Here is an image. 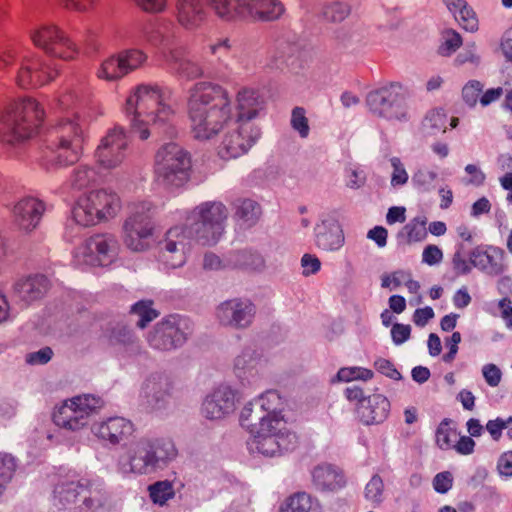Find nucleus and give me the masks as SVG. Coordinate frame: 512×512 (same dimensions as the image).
Segmentation results:
<instances>
[{
  "mask_svg": "<svg viewBox=\"0 0 512 512\" xmlns=\"http://www.w3.org/2000/svg\"><path fill=\"white\" fill-rule=\"evenodd\" d=\"M235 207L236 217L248 226L255 224L260 217V206L256 201L252 199L238 200Z\"/></svg>",
  "mask_w": 512,
  "mask_h": 512,
  "instance_id": "ea45409f",
  "label": "nucleus"
},
{
  "mask_svg": "<svg viewBox=\"0 0 512 512\" xmlns=\"http://www.w3.org/2000/svg\"><path fill=\"white\" fill-rule=\"evenodd\" d=\"M31 43L48 57L65 62L77 60L80 47L61 26L45 21L29 30Z\"/></svg>",
  "mask_w": 512,
  "mask_h": 512,
  "instance_id": "1a4fd4ad",
  "label": "nucleus"
},
{
  "mask_svg": "<svg viewBox=\"0 0 512 512\" xmlns=\"http://www.w3.org/2000/svg\"><path fill=\"white\" fill-rule=\"evenodd\" d=\"M313 483L322 491H334L344 486V476L331 465H319L312 472Z\"/></svg>",
  "mask_w": 512,
  "mask_h": 512,
  "instance_id": "f704fd0d",
  "label": "nucleus"
},
{
  "mask_svg": "<svg viewBox=\"0 0 512 512\" xmlns=\"http://www.w3.org/2000/svg\"><path fill=\"white\" fill-rule=\"evenodd\" d=\"M98 174L94 168L87 165H79L73 170L71 183L78 189L85 188L97 181Z\"/></svg>",
  "mask_w": 512,
  "mask_h": 512,
  "instance_id": "37998d69",
  "label": "nucleus"
},
{
  "mask_svg": "<svg viewBox=\"0 0 512 512\" xmlns=\"http://www.w3.org/2000/svg\"><path fill=\"white\" fill-rule=\"evenodd\" d=\"M122 202L113 190L93 189L80 195L72 208V217L82 227L108 222L120 212Z\"/></svg>",
  "mask_w": 512,
  "mask_h": 512,
  "instance_id": "6e6552de",
  "label": "nucleus"
},
{
  "mask_svg": "<svg viewBox=\"0 0 512 512\" xmlns=\"http://www.w3.org/2000/svg\"><path fill=\"white\" fill-rule=\"evenodd\" d=\"M442 38L443 43L439 47V53L442 56H450L462 45L461 35L453 29L443 31Z\"/></svg>",
  "mask_w": 512,
  "mask_h": 512,
  "instance_id": "3c124183",
  "label": "nucleus"
},
{
  "mask_svg": "<svg viewBox=\"0 0 512 512\" xmlns=\"http://www.w3.org/2000/svg\"><path fill=\"white\" fill-rule=\"evenodd\" d=\"M159 44L164 62L178 77L193 80L204 75L203 66L200 62L190 58L187 47L172 46L165 37L161 38Z\"/></svg>",
  "mask_w": 512,
  "mask_h": 512,
  "instance_id": "a211bd4d",
  "label": "nucleus"
},
{
  "mask_svg": "<svg viewBox=\"0 0 512 512\" xmlns=\"http://www.w3.org/2000/svg\"><path fill=\"white\" fill-rule=\"evenodd\" d=\"M167 382L162 378H150L144 383L143 391L147 398H152L156 402L164 399L167 394Z\"/></svg>",
  "mask_w": 512,
  "mask_h": 512,
  "instance_id": "864d4df0",
  "label": "nucleus"
},
{
  "mask_svg": "<svg viewBox=\"0 0 512 512\" xmlns=\"http://www.w3.org/2000/svg\"><path fill=\"white\" fill-rule=\"evenodd\" d=\"M236 394L226 386L215 389L202 404V414L211 420H218L234 412Z\"/></svg>",
  "mask_w": 512,
  "mask_h": 512,
  "instance_id": "bb28decb",
  "label": "nucleus"
},
{
  "mask_svg": "<svg viewBox=\"0 0 512 512\" xmlns=\"http://www.w3.org/2000/svg\"><path fill=\"white\" fill-rule=\"evenodd\" d=\"M254 313L255 308L250 301L232 299L219 305L216 316L224 326L246 327L251 323Z\"/></svg>",
  "mask_w": 512,
  "mask_h": 512,
  "instance_id": "b1692460",
  "label": "nucleus"
},
{
  "mask_svg": "<svg viewBox=\"0 0 512 512\" xmlns=\"http://www.w3.org/2000/svg\"><path fill=\"white\" fill-rule=\"evenodd\" d=\"M297 445L298 437L282 415L262 416L248 441L250 451L266 457L293 451Z\"/></svg>",
  "mask_w": 512,
  "mask_h": 512,
  "instance_id": "423d86ee",
  "label": "nucleus"
},
{
  "mask_svg": "<svg viewBox=\"0 0 512 512\" xmlns=\"http://www.w3.org/2000/svg\"><path fill=\"white\" fill-rule=\"evenodd\" d=\"M351 9L347 3L334 1L327 3L322 8V17L331 23H340L348 17Z\"/></svg>",
  "mask_w": 512,
  "mask_h": 512,
  "instance_id": "a19ab883",
  "label": "nucleus"
},
{
  "mask_svg": "<svg viewBox=\"0 0 512 512\" xmlns=\"http://www.w3.org/2000/svg\"><path fill=\"white\" fill-rule=\"evenodd\" d=\"M89 122V116H81L78 112L72 116L59 117L49 131L42 164L49 169L57 165L76 163L88 137Z\"/></svg>",
  "mask_w": 512,
  "mask_h": 512,
  "instance_id": "7ed1b4c3",
  "label": "nucleus"
},
{
  "mask_svg": "<svg viewBox=\"0 0 512 512\" xmlns=\"http://www.w3.org/2000/svg\"><path fill=\"white\" fill-rule=\"evenodd\" d=\"M458 438L457 431L451 427V421L444 419L436 430V443L442 450L451 449Z\"/></svg>",
  "mask_w": 512,
  "mask_h": 512,
  "instance_id": "79ce46f5",
  "label": "nucleus"
},
{
  "mask_svg": "<svg viewBox=\"0 0 512 512\" xmlns=\"http://www.w3.org/2000/svg\"><path fill=\"white\" fill-rule=\"evenodd\" d=\"M390 163L393 168L391 185L393 187H397L406 184L409 177L401 160L398 157H392L390 159Z\"/></svg>",
  "mask_w": 512,
  "mask_h": 512,
  "instance_id": "bf43d9fd",
  "label": "nucleus"
},
{
  "mask_svg": "<svg viewBox=\"0 0 512 512\" xmlns=\"http://www.w3.org/2000/svg\"><path fill=\"white\" fill-rule=\"evenodd\" d=\"M131 312L139 317L137 326L144 328L149 322L158 317V312L152 308V301L141 300L132 306Z\"/></svg>",
  "mask_w": 512,
  "mask_h": 512,
  "instance_id": "49530a36",
  "label": "nucleus"
},
{
  "mask_svg": "<svg viewBox=\"0 0 512 512\" xmlns=\"http://www.w3.org/2000/svg\"><path fill=\"white\" fill-rule=\"evenodd\" d=\"M191 159L187 151L174 142L164 144L155 155V181L166 188L183 186L190 178Z\"/></svg>",
  "mask_w": 512,
  "mask_h": 512,
  "instance_id": "9d476101",
  "label": "nucleus"
},
{
  "mask_svg": "<svg viewBox=\"0 0 512 512\" xmlns=\"http://www.w3.org/2000/svg\"><path fill=\"white\" fill-rule=\"evenodd\" d=\"M44 119L45 110L37 99L22 96L9 100L0 108V142L16 145L32 138Z\"/></svg>",
  "mask_w": 512,
  "mask_h": 512,
  "instance_id": "20e7f679",
  "label": "nucleus"
},
{
  "mask_svg": "<svg viewBox=\"0 0 512 512\" xmlns=\"http://www.w3.org/2000/svg\"><path fill=\"white\" fill-rule=\"evenodd\" d=\"M171 97L172 91L168 87L157 84L136 86L127 97L124 108L131 132L141 140H146L152 126L170 123L175 117Z\"/></svg>",
  "mask_w": 512,
  "mask_h": 512,
  "instance_id": "f03ea898",
  "label": "nucleus"
},
{
  "mask_svg": "<svg viewBox=\"0 0 512 512\" xmlns=\"http://www.w3.org/2000/svg\"><path fill=\"white\" fill-rule=\"evenodd\" d=\"M389 411L390 402L381 394L370 395L357 406V414L366 425L382 423L388 417Z\"/></svg>",
  "mask_w": 512,
  "mask_h": 512,
  "instance_id": "c756f323",
  "label": "nucleus"
},
{
  "mask_svg": "<svg viewBox=\"0 0 512 512\" xmlns=\"http://www.w3.org/2000/svg\"><path fill=\"white\" fill-rule=\"evenodd\" d=\"M408 99V90L395 82L369 92L366 105L374 116L388 121L406 122L411 118Z\"/></svg>",
  "mask_w": 512,
  "mask_h": 512,
  "instance_id": "ddd939ff",
  "label": "nucleus"
},
{
  "mask_svg": "<svg viewBox=\"0 0 512 512\" xmlns=\"http://www.w3.org/2000/svg\"><path fill=\"white\" fill-rule=\"evenodd\" d=\"M291 125L302 138H305L309 134L308 119L305 115V110L302 107H295L292 110Z\"/></svg>",
  "mask_w": 512,
  "mask_h": 512,
  "instance_id": "13d9d810",
  "label": "nucleus"
},
{
  "mask_svg": "<svg viewBox=\"0 0 512 512\" xmlns=\"http://www.w3.org/2000/svg\"><path fill=\"white\" fill-rule=\"evenodd\" d=\"M46 291L47 279L41 275L21 278L13 286L14 297L25 304L40 299Z\"/></svg>",
  "mask_w": 512,
  "mask_h": 512,
  "instance_id": "2f4dec72",
  "label": "nucleus"
},
{
  "mask_svg": "<svg viewBox=\"0 0 512 512\" xmlns=\"http://www.w3.org/2000/svg\"><path fill=\"white\" fill-rule=\"evenodd\" d=\"M109 341L116 353L122 357H131L140 353L139 340L131 330L124 326L115 327L111 332Z\"/></svg>",
  "mask_w": 512,
  "mask_h": 512,
  "instance_id": "72a5a7b5",
  "label": "nucleus"
},
{
  "mask_svg": "<svg viewBox=\"0 0 512 512\" xmlns=\"http://www.w3.org/2000/svg\"><path fill=\"white\" fill-rule=\"evenodd\" d=\"M443 260L442 250L434 244L427 245L422 252V262L433 266L439 264Z\"/></svg>",
  "mask_w": 512,
  "mask_h": 512,
  "instance_id": "69168bd1",
  "label": "nucleus"
},
{
  "mask_svg": "<svg viewBox=\"0 0 512 512\" xmlns=\"http://www.w3.org/2000/svg\"><path fill=\"white\" fill-rule=\"evenodd\" d=\"M409 271L397 270L391 274H383L381 277V286L383 288H398L408 276Z\"/></svg>",
  "mask_w": 512,
  "mask_h": 512,
  "instance_id": "e2e57ef3",
  "label": "nucleus"
},
{
  "mask_svg": "<svg viewBox=\"0 0 512 512\" xmlns=\"http://www.w3.org/2000/svg\"><path fill=\"white\" fill-rule=\"evenodd\" d=\"M214 16L223 23L247 21L251 0H207Z\"/></svg>",
  "mask_w": 512,
  "mask_h": 512,
  "instance_id": "c85d7f7f",
  "label": "nucleus"
},
{
  "mask_svg": "<svg viewBox=\"0 0 512 512\" xmlns=\"http://www.w3.org/2000/svg\"><path fill=\"white\" fill-rule=\"evenodd\" d=\"M257 89L241 87L233 101L229 91L211 81H199L188 90L187 114L194 138L209 140L232 122L249 123L264 109Z\"/></svg>",
  "mask_w": 512,
  "mask_h": 512,
  "instance_id": "f257e3e1",
  "label": "nucleus"
},
{
  "mask_svg": "<svg viewBox=\"0 0 512 512\" xmlns=\"http://www.w3.org/2000/svg\"><path fill=\"white\" fill-rule=\"evenodd\" d=\"M480 63V56L476 52V45L472 43L467 45L463 52L459 53L455 58L456 65L471 64L478 66Z\"/></svg>",
  "mask_w": 512,
  "mask_h": 512,
  "instance_id": "680f3d73",
  "label": "nucleus"
},
{
  "mask_svg": "<svg viewBox=\"0 0 512 512\" xmlns=\"http://www.w3.org/2000/svg\"><path fill=\"white\" fill-rule=\"evenodd\" d=\"M103 406V401L93 395H81L64 401L53 413L58 427L78 431L88 425L93 414Z\"/></svg>",
  "mask_w": 512,
  "mask_h": 512,
  "instance_id": "4468645a",
  "label": "nucleus"
},
{
  "mask_svg": "<svg viewBox=\"0 0 512 512\" xmlns=\"http://www.w3.org/2000/svg\"><path fill=\"white\" fill-rule=\"evenodd\" d=\"M384 482L379 475H374L365 487V498L379 505L383 500Z\"/></svg>",
  "mask_w": 512,
  "mask_h": 512,
  "instance_id": "5fc2aeb1",
  "label": "nucleus"
},
{
  "mask_svg": "<svg viewBox=\"0 0 512 512\" xmlns=\"http://www.w3.org/2000/svg\"><path fill=\"white\" fill-rule=\"evenodd\" d=\"M409 243L421 242L427 237L426 220L415 218L403 227Z\"/></svg>",
  "mask_w": 512,
  "mask_h": 512,
  "instance_id": "8fccbe9b",
  "label": "nucleus"
},
{
  "mask_svg": "<svg viewBox=\"0 0 512 512\" xmlns=\"http://www.w3.org/2000/svg\"><path fill=\"white\" fill-rule=\"evenodd\" d=\"M316 245L326 251L338 250L344 243L340 225L334 220H324L315 228Z\"/></svg>",
  "mask_w": 512,
  "mask_h": 512,
  "instance_id": "473e14b6",
  "label": "nucleus"
},
{
  "mask_svg": "<svg viewBox=\"0 0 512 512\" xmlns=\"http://www.w3.org/2000/svg\"><path fill=\"white\" fill-rule=\"evenodd\" d=\"M89 101V93L80 85H66L60 88L55 98L53 109L63 115L72 116L78 112L81 116H88L86 107Z\"/></svg>",
  "mask_w": 512,
  "mask_h": 512,
  "instance_id": "393cba45",
  "label": "nucleus"
},
{
  "mask_svg": "<svg viewBox=\"0 0 512 512\" xmlns=\"http://www.w3.org/2000/svg\"><path fill=\"white\" fill-rule=\"evenodd\" d=\"M247 21H272L278 19L285 11L279 0H251Z\"/></svg>",
  "mask_w": 512,
  "mask_h": 512,
  "instance_id": "c9c22d12",
  "label": "nucleus"
},
{
  "mask_svg": "<svg viewBox=\"0 0 512 512\" xmlns=\"http://www.w3.org/2000/svg\"><path fill=\"white\" fill-rule=\"evenodd\" d=\"M232 264L229 261V256L225 259H221L218 255L214 253H206L203 259V268L205 270H225L230 269Z\"/></svg>",
  "mask_w": 512,
  "mask_h": 512,
  "instance_id": "052dcab7",
  "label": "nucleus"
},
{
  "mask_svg": "<svg viewBox=\"0 0 512 512\" xmlns=\"http://www.w3.org/2000/svg\"><path fill=\"white\" fill-rule=\"evenodd\" d=\"M149 494L154 503L163 505L174 496V489L170 482L159 481L149 486Z\"/></svg>",
  "mask_w": 512,
  "mask_h": 512,
  "instance_id": "09e8293b",
  "label": "nucleus"
},
{
  "mask_svg": "<svg viewBox=\"0 0 512 512\" xmlns=\"http://www.w3.org/2000/svg\"><path fill=\"white\" fill-rule=\"evenodd\" d=\"M257 402L261 409L267 412L265 416L281 415L278 410L282 406V398L277 391H266L259 397Z\"/></svg>",
  "mask_w": 512,
  "mask_h": 512,
  "instance_id": "de8ad7c7",
  "label": "nucleus"
},
{
  "mask_svg": "<svg viewBox=\"0 0 512 512\" xmlns=\"http://www.w3.org/2000/svg\"><path fill=\"white\" fill-rule=\"evenodd\" d=\"M228 212L219 202H206L195 207L186 217L188 234L202 245L215 244L224 231Z\"/></svg>",
  "mask_w": 512,
  "mask_h": 512,
  "instance_id": "9b49d317",
  "label": "nucleus"
},
{
  "mask_svg": "<svg viewBox=\"0 0 512 512\" xmlns=\"http://www.w3.org/2000/svg\"><path fill=\"white\" fill-rule=\"evenodd\" d=\"M373 372L370 369L363 367H344L337 373L339 381L350 382L354 380L367 381L372 379Z\"/></svg>",
  "mask_w": 512,
  "mask_h": 512,
  "instance_id": "603ef678",
  "label": "nucleus"
},
{
  "mask_svg": "<svg viewBox=\"0 0 512 512\" xmlns=\"http://www.w3.org/2000/svg\"><path fill=\"white\" fill-rule=\"evenodd\" d=\"M16 467V460L11 454L0 452V495L11 481Z\"/></svg>",
  "mask_w": 512,
  "mask_h": 512,
  "instance_id": "c03bdc74",
  "label": "nucleus"
},
{
  "mask_svg": "<svg viewBox=\"0 0 512 512\" xmlns=\"http://www.w3.org/2000/svg\"><path fill=\"white\" fill-rule=\"evenodd\" d=\"M148 54L140 48H127L105 58L99 65L96 76L105 81H117L146 66Z\"/></svg>",
  "mask_w": 512,
  "mask_h": 512,
  "instance_id": "dca6fc26",
  "label": "nucleus"
},
{
  "mask_svg": "<svg viewBox=\"0 0 512 512\" xmlns=\"http://www.w3.org/2000/svg\"><path fill=\"white\" fill-rule=\"evenodd\" d=\"M58 76L56 64L32 50H25L19 60L14 81L21 89H36L53 82Z\"/></svg>",
  "mask_w": 512,
  "mask_h": 512,
  "instance_id": "2eb2a0df",
  "label": "nucleus"
},
{
  "mask_svg": "<svg viewBox=\"0 0 512 512\" xmlns=\"http://www.w3.org/2000/svg\"><path fill=\"white\" fill-rule=\"evenodd\" d=\"M122 226L124 245L135 252L145 251L150 247L155 225L153 218L156 206L149 200L133 202Z\"/></svg>",
  "mask_w": 512,
  "mask_h": 512,
  "instance_id": "f8f14e48",
  "label": "nucleus"
},
{
  "mask_svg": "<svg viewBox=\"0 0 512 512\" xmlns=\"http://www.w3.org/2000/svg\"><path fill=\"white\" fill-rule=\"evenodd\" d=\"M262 366L263 360L252 350H244L234 361V368L239 375L258 373Z\"/></svg>",
  "mask_w": 512,
  "mask_h": 512,
  "instance_id": "4c0bfd02",
  "label": "nucleus"
},
{
  "mask_svg": "<svg viewBox=\"0 0 512 512\" xmlns=\"http://www.w3.org/2000/svg\"><path fill=\"white\" fill-rule=\"evenodd\" d=\"M44 211L45 205L39 199L22 198L12 208L13 223L19 230L30 232L38 226Z\"/></svg>",
  "mask_w": 512,
  "mask_h": 512,
  "instance_id": "a878e982",
  "label": "nucleus"
},
{
  "mask_svg": "<svg viewBox=\"0 0 512 512\" xmlns=\"http://www.w3.org/2000/svg\"><path fill=\"white\" fill-rule=\"evenodd\" d=\"M176 456L171 439L142 437L127 447L119 459V468L124 474L148 475L163 469Z\"/></svg>",
  "mask_w": 512,
  "mask_h": 512,
  "instance_id": "39448f33",
  "label": "nucleus"
},
{
  "mask_svg": "<svg viewBox=\"0 0 512 512\" xmlns=\"http://www.w3.org/2000/svg\"><path fill=\"white\" fill-rule=\"evenodd\" d=\"M186 226H175L169 229L159 243V260L168 268L182 266L190 249V239Z\"/></svg>",
  "mask_w": 512,
  "mask_h": 512,
  "instance_id": "aec40b11",
  "label": "nucleus"
},
{
  "mask_svg": "<svg viewBox=\"0 0 512 512\" xmlns=\"http://www.w3.org/2000/svg\"><path fill=\"white\" fill-rule=\"evenodd\" d=\"M219 145L218 153L224 159L237 158L259 138L260 132L251 123L232 122Z\"/></svg>",
  "mask_w": 512,
  "mask_h": 512,
  "instance_id": "6ab92c4d",
  "label": "nucleus"
},
{
  "mask_svg": "<svg viewBox=\"0 0 512 512\" xmlns=\"http://www.w3.org/2000/svg\"><path fill=\"white\" fill-rule=\"evenodd\" d=\"M105 493L100 485L77 473L63 476L54 489L55 505L76 512H86L101 507Z\"/></svg>",
  "mask_w": 512,
  "mask_h": 512,
  "instance_id": "0eeeda50",
  "label": "nucleus"
},
{
  "mask_svg": "<svg viewBox=\"0 0 512 512\" xmlns=\"http://www.w3.org/2000/svg\"><path fill=\"white\" fill-rule=\"evenodd\" d=\"M459 24L467 31L475 32L478 30V19L471 7L467 4L455 15Z\"/></svg>",
  "mask_w": 512,
  "mask_h": 512,
  "instance_id": "4d7b16f0",
  "label": "nucleus"
},
{
  "mask_svg": "<svg viewBox=\"0 0 512 512\" xmlns=\"http://www.w3.org/2000/svg\"><path fill=\"white\" fill-rule=\"evenodd\" d=\"M279 512H322V507L310 494L298 492L285 499Z\"/></svg>",
  "mask_w": 512,
  "mask_h": 512,
  "instance_id": "e433bc0d",
  "label": "nucleus"
},
{
  "mask_svg": "<svg viewBox=\"0 0 512 512\" xmlns=\"http://www.w3.org/2000/svg\"><path fill=\"white\" fill-rule=\"evenodd\" d=\"M174 16L178 25L185 31H197L208 20L207 3L205 0H176Z\"/></svg>",
  "mask_w": 512,
  "mask_h": 512,
  "instance_id": "4be33fe9",
  "label": "nucleus"
},
{
  "mask_svg": "<svg viewBox=\"0 0 512 512\" xmlns=\"http://www.w3.org/2000/svg\"><path fill=\"white\" fill-rule=\"evenodd\" d=\"M85 261L91 265H107L117 254L118 241L112 234H96L84 246Z\"/></svg>",
  "mask_w": 512,
  "mask_h": 512,
  "instance_id": "5701e85b",
  "label": "nucleus"
},
{
  "mask_svg": "<svg viewBox=\"0 0 512 512\" xmlns=\"http://www.w3.org/2000/svg\"><path fill=\"white\" fill-rule=\"evenodd\" d=\"M510 424H512V416H509L507 419L497 418L488 421L486 429L491 437L497 441L500 439L503 429L507 428Z\"/></svg>",
  "mask_w": 512,
  "mask_h": 512,
  "instance_id": "338daca9",
  "label": "nucleus"
},
{
  "mask_svg": "<svg viewBox=\"0 0 512 512\" xmlns=\"http://www.w3.org/2000/svg\"><path fill=\"white\" fill-rule=\"evenodd\" d=\"M483 84L477 80L468 81L462 88V99L470 107L480 102V94L483 91Z\"/></svg>",
  "mask_w": 512,
  "mask_h": 512,
  "instance_id": "6e6d98bb",
  "label": "nucleus"
},
{
  "mask_svg": "<svg viewBox=\"0 0 512 512\" xmlns=\"http://www.w3.org/2000/svg\"><path fill=\"white\" fill-rule=\"evenodd\" d=\"M504 251L500 248H491V252L482 247H475L469 254L472 266L484 271L488 275L497 276L502 274L506 266L503 263Z\"/></svg>",
  "mask_w": 512,
  "mask_h": 512,
  "instance_id": "7c9ffc66",
  "label": "nucleus"
},
{
  "mask_svg": "<svg viewBox=\"0 0 512 512\" xmlns=\"http://www.w3.org/2000/svg\"><path fill=\"white\" fill-rule=\"evenodd\" d=\"M25 50L19 45L9 44L0 49V70L6 71L10 69L16 62L19 64V60Z\"/></svg>",
  "mask_w": 512,
  "mask_h": 512,
  "instance_id": "a18cd8bd",
  "label": "nucleus"
},
{
  "mask_svg": "<svg viewBox=\"0 0 512 512\" xmlns=\"http://www.w3.org/2000/svg\"><path fill=\"white\" fill-rule=\"evenodd\" d=\"M128 140L120 127L110 129L95 151L96 162L104 169L119 167L127 156Z\"/></svg>",
  "mask_w": 512,
  "mask_h": 512,
  "instance_id": "412c9836",
  "label": "nucleus"
},
{
  "mask_svg": "<svg viewBox=\"0 0 512 512\" xmlns=\"http://www.w3.org/2000/svg\"><path fill=\"white\" fill-rule=\"evenodd\" d=\"M229 261L232 264L231 268L256 270L264 265V260L259 254L246 250L230 254Z\"/></svg>",
  "mask_w": 512,
  "mask_h": 512,
  "instance_id": "58836bf2",
  "label": "nucleus"
},
{
  "mask_svg": "<svg viewBox=\"0 0 512 512\" xmlns=\"http://www.w3.org/2000/svg\"><path fill=\"white\" fill-rule=\"evenodd\" d=\"M482 374L486 383L491 387H497L501 382L502 372L495 364L484 365Z\"/></svg>",
  "mask_w": 512,
  "mask_h": 512,
  "instance_id": "774afa93",
  "label": "nucleus"
},
{
  "mask_svg": "<svg viewBox=\"0 0 512 512\" xmlns=\"http://www.w3.org/2000/svg\"><path fill=\"white\" fill-rule=\"evenodd\" d=\"M191 331L188 319L179 315H170L158 323L148 335L151 347L168 351L181 346Z\"/></svg>",
  "mask_w": 512,
  "mask_h": 512,
  "instance_id": "f3484780",
  "label": "nucleus"
},
{
  "mask_svg": "<svg viewBox=\"0 0 512 512\" xmlns=\"http://www.w3.org/2000/svg\"><path fill=\"white\" fill-rule=\"evenodd\" d=\"M94 434L112 445L127 440L135 431L134 424L124 417H110L93 426Z\"/></svg>",
  "mask_w": 512,
  "mask_h": 512,
  "instance_id": "cd10ccee",
  "label": "nucleus"
},
{
  "mask_svg": "<svg viewBox=\"0 0 512 512\" xmlns=\"http://www.w3.org/2000/svg\"><path fill=\"white\" fill-rule=\"evenodd\" d=\"M99 0H59L62 7L70 11L87 12L91 10Z\"/></svg>",
  "mask_w": 512,
  "mask_h": 512,
  "instance_id": "0e129e2a",
  "label": "nucleus"
}]
</instances>
